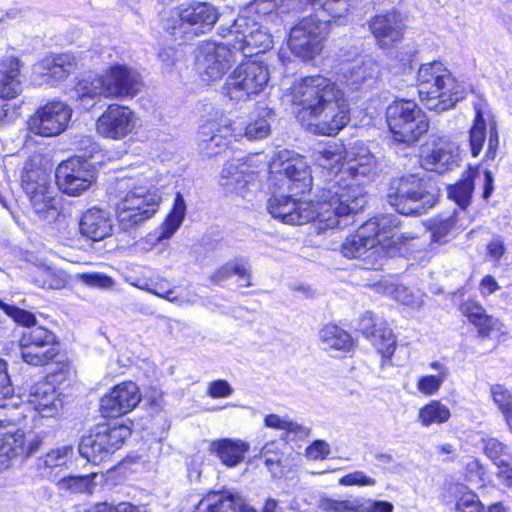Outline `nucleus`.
Instances as JSON below:
<instances>
[{"instance_id":"62","label":"nucleus","mask_w":512,"mask_h":512,"mask_svg":"<svg viewBox=\"0 0 512 512\" xmlns=\"http://www.w3.org/2000/svg\"><path fill=\"white\" fill-rule=\"evenodd\" d=\"M233 390L229 383L225 380H216L210 383L208 387V394L212 398L228 397L232 394Z\"/></svg>"},{"instance_id":"23","label":"nucleus","mask_w":512,"mask_h":512,"mask_svg":"<svg viewBox=\"0 0 512 512\" xmlns=\"http://www.w3.org/2000/svg\"><path fill=\"white\" fill-rule=\"evenodd\" d=\"M138 117L127 106L111 104L96 121V131L104 138L122 140L134 132Z\"/></svg>"},{"instance_id":"59","label":"nucleus","mask_w":512,"mask_h":512,"mask_svg":"<svg viewBox=\"0 0 512 512\" xmlns=\"http://www.w3.org/2000/svg\"><path fill=\"white\" fill-rule=\"evenodd\" d=\"M35 283L39 287L47 289H58L62 286L61 280L50 269H39L38 275L35 277Z\"/></svg>"},{"instance_id":"40","label":"nucleus","mask_w":512,"mask_h":512,"mask_svg":"<svg viewBox=\"0 0 512 512\" xmlns=\"http://www.w3.org/2000/svg\"><path fill=\"white\" fill-rule=\"evenodd\" d=\"M451 418L450 409L439 400H432L420 408L418 421L423 427L441 425Z\"/></svg>"},{"instance_id":"14","label":"nucleus","mask_w":512,"mask_h":512,"mask_svg":"<svg viewBox=\"0 0 512 512\" xmlns=\"http://www.w3.org/2000/svg\"><path fill=\"white\" fill-rule=\"evenodd\" d=\"M330 20L310 15L299 21L290 31L288 46L291 52L303 60H311L322 48Z\"/></svg>"},{"instance_id":"48","label":"nucleus","mask_w":512,"mask_h":512,"mask_svg":"<svg viewBox=\"0 0 512 512\" xmlns=\"http://www.w3.org/2000/svg\"><path fill=\"white\" fill-rule=\"evenodd\" d=\"M17 397L14 395V389L10 376L7 372V363L0 360V408L17 405Z\"/></svg>"},{"instance_id":"5","label":"nucleus","mask_w":512,"mask_h":512,"mask_svg":"<svg viewBox=\"0 0 512 512\" xmlns=\"http://www.w3.org/2000/svg\"><path fill=\"white\" fill-rule=\"evenodd\" d=\"M140 74L122 64L107 68L102 74L81 79L75 86L76 98L85 109L101 98L124 100L133 98L142 88Z\"/></svg>"},{"instance_id":"8","label":"nucleus","mask_w":512,"mask_h":512,"mask_svg":"<svg viewBox=\"0 0 512 512\" xmlns=\"http://www.w3.org/2000/svg\"><path fill=\"white\" fill-rule=\"evenodd\" d=\"M387 199L401 215H421L437 200L432 184L414 174L394 180Z\"/></svg>"},{"instance_id":"61","label":"nucleus","mask_w":512,"mask_h":512,"mask_svg":"<svg viewBox=\"0 0 512 512\" xmlns=\"http://www.w3.org/2000/svg\"><path fill=\"white\" fill-rule=\"evenodd\" d=\"M330 453V446L323 440H316L306 449V455L312 460L325 459Z\"/></svg>"},{"instance_id":"6","label":"nucleus","mask_w":512,"mask_h":512,"mask_svg":"<svg viewBox=\"0 0 512 512\" xmlns=\"http://www.w3.org/2000/svg\"><path fill=\"white\" fill-rule=\"evenodd\" d=\"M418 94L425 108L442 112L466 95V86L440 61L422 64L417 72Z\"/></svg>"},{"instance_id":"45","label":"nucleus","mask_w":512,"mask_h":512,"mask_svg":"<svg viewBox=\"0 0 512 512\" xmlns=\"http://www.w3.org/2000/svg\"><path fill=\"white\" fill-rule=\"evenodd\" d=\"M484 454L493 462L497 468L508 465L512 461L509 447L496 438L483 439Z\"/></svg>"},{"instance_id":"20","label":"nucleus","mask_w":512,"mask_h":512,"mask_svg":"<svg viewBox=\"0 0 512 512\" xmlns=\"http://www.w3.org/2000/svg\"><path fill=\"white\" fill-rule=\"evenodd\" d=\"M55 177L56 183L63 193L69 196H78L92 185L95 173L91 163L87 160L72 157L58 165Z\"/></svg>"},{"instance_id":"51","label":"nucleus","mask_w":512,"mask_h":512,"mask_svg":"<svg viewBox=\"0 0 512 512\" xmlns=\"http://www.w3.org/2000/svg\"><path fill=\"white\" fill-rule=\"evenodd\" d=\"M76 512H141V509L130 502H119L116 504L101 502L91 506L79 507Z\"/></svg>"},{"instance_id":"22","label":"nucleus","mask_w":512,"mask_h":512,"mask_svg":"<svg viewBox=\"0 0 512 512\" xmlns=\"http://www.w3.org/2000/svg\"><path fill=\"white\" fill-rule=\"evenodd\" d=\"M475 113L476 115L473 121V125L469 132L471 154L473 157H477L480 154L488 131V147L486 151V157L488 159H494L499 147L497 124L491 115V112L485 107L484 104H475Z\"/></svg>"},{"instance_id":"33","label":"nucleus","mask_w":512,"mask_h":512,"mask_svg":"<svg viewBox=\"0 0 512 512\" xmlns=\"http://www.w3.org/2000/svg\"><path fill=\"white\" fill-rule=\"evenodd\" d=\"M471 222V218L464 211H454L447 217L435 218L429 225L431 241L445 244L466 229Z\"/></svg>"},{"instance_id":"50","label":"nucleus","mask_w":512,"mask_h":512,"mask_svg":"<svg viewBox=\"0 0 512 512\" xmlns=\"http://www.w3.org/2000/svg\"><path fill=\"white\" fill-rule=\"evenodd\" d=\"M0 308L17 324L26 327L27 330L32 329L33 327H37L36 317L33 313L21 309L17 306L6 304L3 301H0Z\"/></svg>"},{"instance_id":"36","label":"nucleus","mask_w":512,"mask_h":512,"mask_svg":"<svg viewBox=\"0 0 512 512\" xmlns=\"http://www.w3.org/2000/svg\"><path fill=\"white\" fill-rule=\"evenodd\" d=\"M249 449V443L234 438L214 440L209 445V452L219 458L223 465L230 468L242 463Z\"/></svg>"},{"instance_id":"54","label":"nucleus","mask_w":512,"mask_h":512,"mask_svg":"<svg viewBox=\"0 0 512 512\" xmlns=\"http://www.w3.org/2000/svg\"><path fill=\"white\" fill-rule=\"evenodd\" d=\"M444 382L445 380L434 375L421 376L417 381V389L425 396H433L439 392Z\"/></svg>"},{"instance_id":"63","label":"nucleus","mask_w":512,"mask_h":512,"mask_svg":"<svg viewBox=\"0 0 512 512\" xmlns=\"http://www.w3.org/2000/svg\"><path fill=\"white\" fill-rule=\"evenodd\" d=\"M506 252L504 240L500 236H494L487 245L488 255L495 261H499Z\"/></svg>"},{"instance_id":"47","label":"nucleus","mask_w":512,"mask_h":512,"mask_svg":"<svg viewBox=\"0 0 512 512\" xmlns=\"http://www.w3.org/2000/svg\"><path fill=\"white\" fill-rule=\"evenodd\" d=\"M360 497L340 500L327 496L319 498L318 507L323 512H358Z\"/></svg>"},{"instance_id":"13","label":"nucleus","mask_w":512,"mask_h":512,"mask_svg":"<svg viewBox=\"0 0 512 512\" xmlns=\"http://www.w3.org/2000/svg\"><path fill=\"white\" fill-rule=\"evenodd\" d=\"M223 42L207 41L198 47L196 68L203 81L221 79L239 57V51L232 47V40L224 37Z\"/></svg>"},{"instance_id":"21","label":"nucleus","mask_w":512,"mask_h":512,"mask_svg":"<svg viewBox=\"0 0 512 512\" xmlns=\"http://www.w3.org/2000/svg\"><path fill=\"white\" fill-rule=\"evenodd\" d=\"M72 117V109L62 101H51L40 107L27 124L31 133L53 137L62 133Z\"/></svg>"},{"instance_id":"18","label":"nucleus","mask_w":512,"mask_h":512,"mask_svg":"<svg viewBox=\"0 0 512 512\" xmlns=\"http://www.w3.org/2000/svg\"><path fill=\"white\" fill-rule=\"evenodd\" d=\"M176 20H166L164 27L176 34V29L183 26L190 27L195 34L205 33L212 29L219 18L218 9L208 3L199 1H186L175 8Z\"/></svg>"},{"instance_id":"26","label":"nucleus","mask_w":512,"mask_h":512,"mask_svg":"<svg viewBox=\"0 0 512 512\" xmlns=\"http://www.w3.org/2000/svg\"><path fill=\"white\" fill-rule=\"evenodd\" d=\"M369 29L377 45L382 49H387L402 40L405 18L395 10L377 14L369 21Z\"/></svg>"},{"instance_id":"12","label":"nucleus","mask_w":512,"mask_h":512,"mask_svg":"<svg viewBox=\"0 0 512 512\" xmlns=\"http://www.w3.org/2000/svg\"><path fill=\"white\" fill-rule=\"evenodd\" d=\"M268 81L269 71L262 61H243L226 80L227 95L232 100L246 101L262 92Z\"/></svg>"},{"instance_id":"16","label":"nucleus","mask_w":512,"mask_h":512,"mask_svg":"<svg viewBox=\"0 0 512 512\" xmlns=\"http://www.w3.org/2000/svg\"><path fill=\"white\" fill-rule=\"evenodd\" d=\"M260 154L236 158L226 162L220 172L219 184L226 192L245 196V191L256 187L260 171L267 166Z\"/></svg>"},{"instance_id":"2","label":"nucleus","mask_w":512,"mask_h":512,"mask_svg":"<svg viewBox=\"0 0 512 512\" xmlns=\"http://www.w3.org/2000/svg\"><path fill=\"white\" fill-rule=\"evenodd\" d=\"M291 102L298 121L315 134L334 136L350 121L345 92L322 75L301 79L292 87Z\"/></svg>"},{"instance_id":"15","label":"nucleus","mask_w":512,"mask_h":512,"mask_svg":"<svg viewBox=\"0 0 512 512\" xmlns=\"http://www.w3.org/2000/svg\"><path fill=\"white\" fill-rule=\"evenodd\" d=\"M21 181L22 187L39 219L49 224L55 222L60 216L59 203L51 195L48 174L40 168L26 169L21 176Z\"/></svg>"},{"instance_id":"1","label":"nucleus","mask_w":512,"mask_h":512,"mask_svg":"<svg viewBox=\"0 0 512 512\" xmlns=\"http://www.w3.org/2000/svg\"><path fill=\"white\" fill-rule=\"evenodd\" d=\"M314 161L328 171V178L317 194L316 204L285 194H274L267 211L289 225L318 220L320 228H344L366 204L365 185L375 174L376 159L367 148L354 145L349 151L329 145L314 152Z\"/></svg>"},{"instance_id":"19","label":"nucleus","mask_w":512,"mask_h":512,"mask_svg":"<svg viewBox=\"0 0 512 512\" xmlns=\"http://www.w3.org/2000/svg\"><path fill=\"white\" fill-rule=\"evenodd\" d=\"M19 348L23 361L33 366L45 365L58 354L55 334L43 326L24 331Z\"/></svg>"},{"instance_id":"64","label":"nucleus","mask_w":512,"mask_h":512,"mask_svg":"<svg viewBox=\"0 0 512 512\" xmlns=\"http://www.w3.org/2000/svg\"><path fill=\"white\" fill-rule=\"evenodd\" d=\"M464 466L467 471L468 478L470 480L475 479V478L481 479L485 473L484 467L482 466L480 461L474 457H467L464 460Z\"/></svg>"},{"instance_id":"29","label":"nucleus","mask_w":512,"mask_h":512,"mask_svg":"<svg viewBox=\"0 0 512 512\" xmlns=\"http://www.w3.org/2000/svg\"><path fill=\"white\" fill-rule=\"evenodd\" d=\"M74 66L69 54L47 56L33 66V75L38 84L54 85L66 78Z\"/></svg>"},{"instance_id":"4","label":"nucleus","mask_w":512,"mask_h":512,"mask_svg":"<svg viewBox=\"0 0 512 512\" xmlns=\"http://www.w3.org/2000/svg\"><path fill=\"white\" fill-rule=\"evenodd\" d=\"M400 224L399 216L393 214L372 218L346 238L341 252L347 258H361L372 250V253L383 251L392 255L394 250L416 239L414 233L400 232Z\"/></svg>"},{"instance_id":"58","label":"nucleus","mask_w":512,"mask_h":512,"mask_svg":"<svg viewBox=\"0 0 512 512\" xmlns=\"http://www.w3.org/2000/svg\"><path fill=\"white\" fill-rule=\"evenodd\" d=\"M358 512H393V504L387 501L359 499Z\"/></svg>"},{"instance_id":"32","label":"nucleus","mask_w":512,"mask_h":512,"mask_svg":"<svg viewBox=\"0 0 512 512\" xmlns=\"http://www.w3.org/2000/svg\"><path fill=\"white\" fill-rule=\"evenodd\" d=\"M28 405L42 417H54L62 410L63 401L51 383L41 381L31 387Z\"/></svg>"},{"instance_id":"31","label":"nucleus","mask_w":512,"mask_h":512,"mask_svg":"<svg viewBox=\"0 0 512 512\" xmlns=\"http://www.w3.org/2000/svg\"><path fill=\"white\" fill-rule=\"evenodd\" d=\"M255 512L243 497L231 490L210 491L195 506L193 512Z\"/></svg>"},{"instance_id":"37","label":"nucleus","mask_w":512,"mask_h":512,"mask_svg":"<svg viewBox=\"0 0 512 512\" xmlns=\"http://www.w3.org/2000/svg\"><path fill=\"white\" fill-rule=\"evenodd\" d=\"M21 91L19 61L9 58L0 68V97L12 99Z\"/></svg>"},{"instance_id":"34","label":"nucleus","mask_w":512,"mask_h":512,"mask_svg":"<svg viewBox=\"0 0 512 512\" xmlns=\"http://www.w3.org/2000/svg\"><path fill=\"white\" fill-rule=\"evenodd\" d=\"M379 73L376 62L371 59L350 65L338 79L341 86L348 91H358L364 86L369 87L375 81Z\"/></svg>"},{"instance_id":"35","label":"nucleus","mask_w":512,"mask_h":512,"mask_svg":"<svg viewBox=\"0 0 512 512\" xmlns=\"http://www.w3.org/2000/svg\"><path fill=\"white\" fill-rule=\"evenodd\" d=\"M79 228L83 236L100 241L112 234V218L109 212L94 207L82 215Z\"/></svg>"},{"instance_id":"24","label":"nucleus","mask_w":512,"mask_h":512,"mask_svg":"<svg viewBox=\"0 0 512 512\" xmlns=\"http://www.w3.org/2000/svg\"><path fill=\"white\" fill-rule=\"evenodd\" d=\"M39 444L35 439L26 445L22 430L13 424L0 421V471L8 469L13 458L33 454Z\"/></svg>"},{"instance_id":"10","label":"nucleus","mask_w":512,"mask_h":512,"mask_svg":"<svg viewBox=\"0 0 512 512\" xmlns=\"http://www.w3.org/2000/svg\"><path fill=\"white\" fill-rule=\"evenodd\" d=\"M130 435L131 429L125 424H100L82 438L79 453L89 462L100 463L120 449Z\"/></svg>"},{"instance_id":"53","label":"nucleus","mask_w":512,"mask_h":512,"mask_svg":"<svg viewBox=\"0 0 512 512\" xmlns=\"http://www.w3.org/2000/svg\"><path fill=\"white\" fill-rule=\"evenodd\" d=\"M349 5V0H324L318 3L314 9L327 12L333 19H337L348 12Z\"/></svg>"},{"instance_id":"56","label":"nucleus","mask_w":512,"mask_h":512,"mask_svg":"<svg viewBox=\"0 0 512 512\" xmlns=\"http://www.w3.org/2000/svg\"><path fill=\"white\" fill-rule=\"evenodd\" d=\"M491 394L502 414L512 409V394L502 385L492 386Z\"/></svg>"},{"instance_id":"55","label":"nucleus","mask_w":512,"mask_h":512,"mask_svg":"<svg viewBox=\"0 0 512 512\" xmlns=\"http://www.w3.org/2000/svg\"><path fill=\"white\" fill-rule=\"evenodd\" d=\"M264 424L266 427L286 431L287 433L297 432V430L301 429L297 423L276 414L267 415L264 419Z\"/></svg>"},{"instance_id":"17","label":"nucleus","mask_w":512,"mask_h":512,"mask_svg":"<svg viewBox=\"0 0 512 512\" xmlns=\"http://www.w3.org/2000/svg\"><path fill=\"white\" fill-rule=\"evenodd\" d=\"M232 40V47L239 51V57H252L269 49L272 44V36L266 27L255 22L249 23L246 17H238L227 34Z\"/></svg>"},{"instance_id":"28","label":"nucleus","mask_w":512,"mask_h":512,"mask_svg":"<svg viewBox=\"0 0 512 512\" xmlns=\"http://www.w3.org/2000/svg\"><path fill=\"white\" fill-rule=\"evenodd\" d=\"M459 151L455 143L439 141L432 148H424L421 154V166L428 171L445 173L458 166Z\"/></svg>"},{"instance_id":"25","label":"nucleus","mask_w":512,"mask_h":512,"mask_svg":"<svg viewBox=\"0 0 512 512\" xmlns=\"http://www.w3.org/2000/svg\"><path fill=\"white\" fill-rule=\"evenodd\" d=\"M139 388L128 381L114 386L101 398V413L104 417L116 418L132 411L140 402Z\"/></svg>"},{"instance_id":"42","label":"nucleus","mask_w":512,"mask_h":512,"mask_svg":"<svg viewBox=\"0 0 512 512\" xmlns=\"http://www.w3.org/2000/svg\"><path fill=\"white\" fill-rule=\"evenodd\" d=\"M74 449L70 445H63L51 449L44 456L38 459V468L43 469L45 473L52 472L55 468L65 466L72 460Z\"/></svg>"},{"instance_id":"11","label":"nucleus","mask_w":512,"mask_h":512,"mask_svg":"<svg viewBox=\"0 0 512 512\" xmlns=\"http://www.w3.org/2000/svg\"><path fill=\"white\" fill-rule=\"evenodd\" d=\"M269 172L273 179L284 176L288 190L294 195L311 190L313 178L310 167L303 156L293 151H277L269 163Z\"/></svg>"},{"instance_id":"49","label":"nucleus","mask_w":512,"mask_h":512,"mask_svg":"<svg viewBox=\"0 0 512 512\" xmlns=\"http://www.w3.org/2000/svg\"><path fill=\"white\" fill-rule=\"evenodd\" d=\"M390 294L402 305L420 307L423 303V294L419 290L414 291L404 285H396Z\"/></svg>"},{"instance_id":"57","label":"nucleus","mask_w":512,"mask_h":512,"mask_svg":"<svg viewBox=\"0 0 512 512\" xmlns=\"http://www.w3.org/2000/svg\"><path fill=\"white\" fill-rule=\"evenodd\" d=\"M343 486H374L376 480L367 476L363 471H354L339 479Z\"/></svg>"},{"instance_id":"3","label":"nucleus","mask_w":512,"mask_h":512,"mask_svg":"<svg viewBox=\"0 0 512 512\" xmlns=\"http://www.w3.org/2000/svg\"><path fill=\"white\" fill-rule=\"evenodd\" d=\"M271 116V109L261 107L245 127H238L223 111L215 110L199 126V148L204 155L213 156L243 136L250 140L266 138L271 132Z\"/></svg>"},{"instance_id":"41","label":"nucleus","mask_w":512,"mask_h":512,"mask_svg":"<svg viewBox=\"0 0 512 512\" xmlns=\"http://www.w3.org/2000/svg\"><path fill=\"white\" fill-rule=\"evenodd\" d=\"M232 275H237L239 277L240 286L249 287L251 285L250 266L246 259L241 258L227 262L215 272L212 279L214 282L219 283Z\"/></svg>"},{"instance_id":"60","label":"nucleus","mask_w":512,"mask_h":512,"mask_svg":"<svg viewBox=\"0 0 512 512\" xmlns=\"http://www.w3.org/2000/svg\"><path fill=\"white\" fill-rule=\"evenodd\" d=\"M275 447V442L266 443L261 450V457L264 459V463L269 471L276 475L279 471L280 465V456L279 453H274V455H270V448Z\"/></svg>"},{"instance_id":"38","label":"nucleus","mask_w":512,"mask_h":512,"mask_svg":"<svg viewBox=\"0 0 512 512\" xmlns=\"http://www.w3.org/2000/svg\"><path fill=\"white\" fill-rule=\"evenodd\" d=\"M97 476V472H91L85 475H68L59 479L56 485L57 488L64 493L92 494L96 487L95 479Z\"/></svg>"},{"instance_id":"52","label":"nucleus","mask_w":512,"mask_h":512,"mask_svg":"<svg viewBox=\"0 0 512 512\" xmlns=\"http://www.w3.org/2000/svg\"><path fill=\"white\" fill-rule=\"evenodd\" d=\"M78 279L91 288L112 289L115 281L108 275L100 272L81 273Z\"/></svg>"},{"instance_id":"44","label":"nucleus","mask_w":512,"mask_h":512,"mask_svg":"<svg viewBox=\"0 0 512 512\" xmlns=\"http://www.w3.org/2000/svg\"><path fill=\"white\" fill-rule=\"evenodd\" d=\"M474 190V177L472 172H468L466 176L450 186L448 189L449 198H451L459 207V211H464L469 205Z\"/></svg>"},{"instance_id":"30","label":"nucleus","mask_w":512,"mask_h":512,"mask_svg":"<svg viewBox=\"0 0 512 512\" xmlns=\"http://www.w3.org/2000/svg\"><path fill=\"white\" fill-rule=\"evenodd\" d=\"M186 216V203L183 195L177 192L173 207L164 222L141 240L144 248H152L164 240L170 239L180 228Z\"/></svg>"},{"instance_id":"7","label":"nucleus","mask_w":512,"mask_h":512,"mask_svg":"<svg viewBox=\"0 0 512 512\" xmlns=\"http://www.w3.org/2000/svg\"><path fill=\"white\" fill-rule=\"evenodd\" d=\"M116 198V216L123 231L134 229L150 219L161 202L157 188L130 178L118 181Z\"/></svg>"},{"instance_id":"46","label":"nucleus","mask_w":512,"mask_h":512,"mask_svg":"<svg viewBox=\"0 0 512 512\" xmlns=\"http://www.w3.org/2000/svg\"><path fill=\"white\" fill-rule=\"evenodd\" d=\"M454 495L456 498L455 512H483V505L478 496L466 486H455Z\"/></svg>"},{"instance_id":"9","label":"nucleus","mask_w":512,"mask_h":512,"mask_svg":"<svg viewBox=\"0 0 512 512\" xmlns=\"http://www.w3.org/2000/svg\"><path fill=\"white\" fill-rule=\"evenodd\" d=\"M386 121L393 139L404 144H413L429 129L426 114L407 99H397L386 108Z\"/></svg>"},{"instance_id":"27","label":"nucleus","mask_w":512,"mask_h":512,"mask_svg":"<svg viewBox=\"0 0 512 512\" xmlns=\"http://www.w3.org/2000/svg\"><path fill=\"white\" fill-rule=\"evenodd\" d=\"M359 329L384 359L389 360L393 356L396 338L385 320L366 312L360 320Z\"/></svg>"},{"instance_id":"43","label":"nucleus","mask_w":512,"mask_h":512,"mask_svg":"<svg viewBox=\"0 0 512 512\" xmlns=\"http://www.w3.org/2000/svg\"><path fill=\"white\" fill-rule=\"evenodd\" d=\"M468 319L478 328L481 336L486 337L494 330H500L501 323L498 319L489 316L479 305H471L465 308Z\"/></svg>"},{"instance_id":"39","label":"nucleus","mask_w":512,"mask_h":512,"mask_svg":"<svg viewBox=\"0 0 512 512\" xmlns=\"http://www.w3.org/2000/svg\"><path fill=\"white\" fill-rule=\"evenodd\" d=\"M319 338L323 349L343 350L351 348L353 342L351 336L342 328L334 324L325 325L319 332Z\"/></svg>"}]
</instances>
